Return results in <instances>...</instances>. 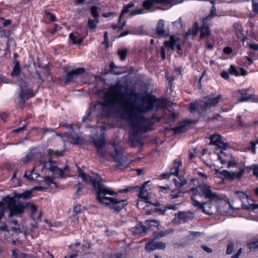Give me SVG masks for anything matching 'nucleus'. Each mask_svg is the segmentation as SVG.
<instances>
[{"instance_id": "29", "label": "nucleus", "mask_w": 258, "mask_h": 258, "mask_svg": "<svg viewBox=\"0 0 258 258\" xmlns=\"http://www.w3.org/2000/svg\"><path fill=\"white\" fill-rule=\"evenodd\" d=\"M191 122V120L187 119L182 122L179 126L173 127L172 130L175 133H182L186 131L185 127L186 125L189 124Z\"/></svg>"}, {"instance_id": "9", "label": "nucleus", "mask_w": 258, "mask_h": 258, "mask_svg": "<svg viewBox=\"0 0 258 258\" xmlns=\"http://www.w3.org/2000/svg\"><path fill=\"white\" fill-rule=\"evenodd\" d=\"M156 4L165 5V2L164 0H145L142 2V6L144 11L148 13H152L158 10L165 11L170 9L169 7L164 9L161 7L155 6L154 5Z\"/></svg>"}, {"instance_id": "37", "label": "nucleus", "mask_w": 258, "mask_h": 258, "mask_svg": "<svg viewBox=\"0 0 258 258\" xmlns=\"http://www.w3.org/2000/svg\"><path fill=\"white\" fill-rule=\"evenodd\" d=\"M128 50L126 48L119 49L117 51V54L121 61H124L126 59Z\"/></svg>"}, {"instance_id": "12", "label": "nucleus", "mask_w": 258, "mask_h": 258, "mask_svg": "<svg viewBox=\"0 0 258 258\" xmlns=\"http://www.w3.org/2000/svg\"><path fill=\"white\" fill-rule=\"evenodd\" d=\"M199 187L201 192V197H204L205 199L210 201H214L218 199V196L216 192L212 191L210 185L203 183L201 184Z\"/></svg>"}, {"instance_id": "2", "label": "nucleus", "mask_w": 258, "mask_h": 258, "mask_svg": "<svg viewBox=\"0 0 258 258\" xmlns=\"http://www.w3.org/2000/svg\"><path fill=\"white\" fill-rule=\"evenodd\" d=\"M129 109H132L133 110H135L134 108H132L130 105L123 106L121 108V114L123 118L129 123L135 132L139 133L142 132L147 133L153 129L154 123L152 122H149L146 124L141 126L137 123L149 121L154 118V115L152 117L148 118L141 114L129 112Z\"/></svg>"}, {"instance_id": "63", "label": "nucleus", "mask_w": 258, "mask_h": 258, "mask_svg": "<svg viewBox=\"0 0 258 258\" xmlns=\"http://www.w3.org/2000/svg\"><path fill=\"white\" fill-rule=\"evenodd\" d=\"M252 11L256 14H258V3L257 2H253L252 4Z\"/></svg>"}, {"instance_id": "57", "label": "nucleus", "mask_w": 258, "mask_h": 258, "mask_svg": "<svg viewBox=\"0 0 258 258\" xmlns=\"http://www.w3.org/2000/svg\"><path fill=\"white\" fill-rule=\"evenodd\" d=\"M104 41L102 43V44H104L105 45V48H109V39H108V33L107 32H105L104 33Z\"/></svg>"}, {"instance_id": "59", "label": "nucleus", "mask_w": 258, "mask_h": 258, "mask_svg": "<svg viewBox=\"0 0 258 258\" xmlns=\"http://www.w3.org/2000/svg\"><path fill=\"white\" fill-rule=\"evenodd\" d=\"M166 78L168 81V86H167V89H171L172 86H173V81L174 80V78L173 77H172V76H170V77H168V76H166Z\"/></svg>"}, {"instance_id": "54", "label": "nucleus", "mask_w": 258, "mask_h": 258, "mask_svg": "<svg viewBox=\"0 0 258 258\" xmlns=\"http://www.w3.org/2000/svg\"><path fill=\"white\" fill-rule=\"evenodd\" d=\"M258 209V204H250L248 203L247 205H245V210H256Z\"/></svg>"}, {"instance_id": "32", "label": "nucleus", "mask_w": 258, "mask_h": 258, "mask_svg": "<svg viewBox=\"0 0 258 258\" xmlns=\"http://www.w3.org/2000/svg\"><path fill=\"white\" fill-rule=\"evenodd\" d=\"M181 165V161L174 160L173 166L171 168L170 172V175H173L176 176H178L179 174V168Z\"/></svg>"}, {"instance_id": "27", "label": "nucleus", "mask_w": 258, "mask_h": 258, "mask_svg": "<svg viewBox=\"0 0 258 258\" xmlns=\"http://www.w3.org/2000/svg\"><path fill=\"white\" fill-rule=\"evenodd\" d=\"M223 150L221 151L220 153L217 154L218 159L222 164L225 165L228 162V159L233 158V156L230 152H226Z\"/></svg>"}, {"instance_id": "21", "label": "nucleus", "mask_w": 258, "mask_h": 258, "mask_svg": "<svg viewBox=\"0 0 258 258\" xmlns=\"http://www.w3.org/2000/svg\"><path fill=\"white\" fill-rule=\"evenodd\" d=\"M165 21L160 19L157 24L156 32L157 35L160 37H167L169 35V31H166L164 29Z\"/></svg>"}, {"instance_id": "41", "label": "nucleus", "mask_w": 258, "mask_h": 258, "mask_svg": "<svg viewBox=\"0 0 258 258\" xmlns=\"http://www.w3.org/2000/svg\"><path fill=\"white\" fill-rule=\"evenodd\" d=\"M169 232L168 231H161L159 232H154L153 236L154 239H159L168 234Z\"/></svg>"}, {"instance_id": "14", "label": "nucleus", "mask_w": 258, "mask_h": 258, "mask_svg": "<svg viewBox=\"0 0 258 258\" xmlns=\"http://www.w3.org/2000/svg\"><path fill=\"white\" fill-rule=\"evenodd\" d=\"M145 223L148 226L144 225L142 223H140L134 228H133L132 232L134 235L142 234L146 232L147 229L151 226L153 225L152 224H157V226L159 225V221L155 220H147L145 221Z\"/></svg>"}, {"instance_id": "35", "label": "nucleus", "mask_w": 258, "mask_h": 258, "mask_svg": "<svg viewBox=\"0 0 258 258\" xmlns=\"http://www.w3.org/2000/svg\"><path fill=\"white\" fill-rule=\"evenodd\" d=\"M75 187L77 188V190L74 195V199L75 200L79 199L80 197L83 195V185L81 182H79L75 185Z\"/></svg>"}, {"instance_id": "40", "label": "nucleus", "mask_w": 258, "mask_h": 258, "mask_svg": "<svg viewBox=\"0 0 258 258\" xmlns=\"http://www.w3.org/2000/svg\"><path fill=\"white\" fill-rule=\"evenodd\" d=\"M246 168L249 172L252 171L253 175L258 177V165L253 164L247 166Z\"/></svg>"}, {"instance_id": "36", "label": "nucleus", "mask_w": 258, "mask_h": 258, "mask_svg": "<svg viewBox=\"0 0 258 258\" xmlns=\"http://www.w3.org/2000/svg\"><path fill=\"white\" fill-rule=\"evenodd\" d=\"M211 34L210 28L202 26L200 29V37L201 39H203L204 38L210 36Z\"/></svg>"}, {"instance_id": "62", "label": "nucleus", "mask_w": 258, "mask_h": 258, "mask_svg": "<svg viewBox=\"0 0 258 258\" xmlns=\"http://www.w3.org/2000/svg\"><path fill=\"white\" fill-rule=\"evenodd\" d=\"M223 51L225 54L230 55L233 52V49L231 47L227 46L223 48Z\"/></svg>"}, {"instance_id": "60", "label": "nucleus", "mask_w": 258, "mask_h": 258, "mask_svg": "<svg viewBox=\"0 0 258 258\" xmlns=\"http://www.w3.org/2000/svg\"><path fill=\"white\" fill-rule=\"evenodd\" d=\"M209 15L212 18L216 16V8L215 6H212L211 7Z\"/></svg>"}, {"instance_id": "53", "label": "nucleus", "mask_w": 258, "mask_h": 258, "mask_svg": "<svg viewBox=\"0 0 258 258\" xmlns=\"http://www.w3.org/2000/svg\"><path fill=\"white\" fill-rule=\"evenodd\" d=\"M227 167L229 169L232 167H237V163L234 160L233 157L230 159H229L228 162H227Z\"/></svg>"}, {"instance_id": "64", "label": "nucleus", "mask_w": 258, "mask_h": 258, "mask_svg": "<svg viewBox=\"0 0 258 258\" xmlns=\"http://www.w3.org/2000/svg\"><path fill=\"white\" fill-rule=\"evenodd\" d=\"M82 247L83 250H86L87 249H89L91 247L90 243L88 241H86L84 243L82 244Z\"/></svg>"}, {"instance_id": "4", "label": "nucleus", "mask_w": 258, "mask_h": 258, "mask_svg": "<svg viewBox=\"0 0 258 258\" xmlns=\"http://www.w3.org/2000/svg\"><path fill=\"white\" fill-rule=\"evenodd\" d=\"M140 100L142 102V104L134 107L130 106L132 108H134L135 110H133L132 109H129V112L140 114L152 111L154 110L155 104L158 101V99H157L156 96L151 95L147 99L145 97H142Z\"/></svg>"}, {"instance_id": "38", "label": "nucleus", "mask_w": 258, "mask_h": 258, "mask_svg": "<svg viewBox=\"0 0 258 258\" xmlns=\"http://www.w3.org/2000/svg\"><path fill=\"white\" fill-rule=\"evenodd\" d=\"M69 38L72 41L73 44L80 45L83 41L84 37H79L76 39V36H75L73 33H71L69 34Z\"/></svg>"}, {"instance_id": "50", "label": "nucleus", "mask_w": 258, "mask_h": 258, "mask_svg": "<svg viewBox=\"0 0 258 258\" xmlns=\"http://www.w3.org/2000/svg\"><path fill=\"white\" fill-rule=\"evenodd\" d=\"M164 47H166V48H171L172 50H174V45H175V41H173V42H170V41H165L164 42Z\"/></svg>"}, {"instance_id": "42", "label": "nucleus", "mask_w": 258, "mask_h": 258, "mask_svg": "<svg viewBox=\"0 0 258 258\" xmlns=\"http://www.w3.org/2000/svg\"><path fill=\"white\" fill-rule=\"evenodd\" d=\"M99 20L94 19L92 20L91 19H88V27L90 29H94L97 27V24L99 23Z\"/></svg>"}, {"instance_id": "23", "label": "nucleus", "mask_w": 258, "mask_h": 258, "mask_svg": "<svg viewBox=\"0 0 258 258\" xmlns=\"http://www.w3.org/2000/svg\"><path fill=\"white\" fill-rule=\"evenodd\" d=\"M76 167L78 171L79 176L81 177L82 179V180L85 182L89 184H91L92 186L93 187L94 181H95V182H99V181L97 180L96 178H93L91 176L87 175L86 173L84 172L80 168V167L78 165H76Z\"/></svg>"}, {"instance_id": "45", "label": "nucleus", "mask_w": 258, "mask_h": 258, "mask_svg": "<svg viewBox=\"0 0 258 258\" xmlns=\"http://www.w3.org/2000/svg\"><path fill=\"white\" fill-rule=\"evenodd\" d=\"M204 233L201 232L197 231H188V236L192 237V239H196L197 237H201L203 235Z\"/></svg>"}, {"instance_id": "30", "label": "nucleus", "mask_w": 258, "mask_h": 258, "mask_svg": "<svg viewBox=\"0 0 258 258\" xmlns=\"http://www.w3.org/2000/svg\"><path fill=\"white\" fill-rule=\"evenodd\" d=\"M38 156H40L41 153L39 152L32 153L30 152L27 154L22 159V162L24 163H27L31 161L36 160V157Z\"/></svg>"}, {"instance_id": "61", "label": "nucleus", "mask_w": 258, "mask_h": 258, "mask_svg": "<svg viewBox=\"0 0 258 258\" xmlns=\"http://www.w3.org/2000/svg\"><path fill=\"white\" fill-rule=\"evenodd\" d=\"M229 74L228 72L223 71L221 72L220 75L222 78L227 80L229 79Z\"/></svg>"}, {"instance_id": "19", "label": "nucleus", "mask_w": 258, "mask_h": 258, "mask_svg": "<svg viewBox=\"0 0 258 258\" xmlns=\"http://www.w3.org/2000/svg\"><path fill=\"white\" fill-rule=\"evenodd\" d=\"M135 5V3L133 2H130L126 5L123 6V9L121 11V14L118 18V25L114 24V30L118 28L119 30L122 29L123 27L125 25V22L124 21H121V17L123 15L129 12V9L133 7Z\"/></svg>"}, {"instance_id": "13", "label": "nucleus", "mask_w": 258, "mask_h": 258, "mask_svg": "<svg viewBox=\"0 0 258 258\" xmlns=\"http://www.w3.org/2000/svg\"><path fill=\"white\" fill-rule=\"evenodd\" d=\"M250 88H244L237 90L235 92V94L241 95L239 99V102H245L251 101L252 102H255L257 101V97L256 96L253 94H248Z\"/></svg>"}, {"instance_id": "15", "label": "nucleus", "mask_w": 258, "mask_h": 258, "mask_svg": "<svg viewBox=\"0 0 258 258\" xmlns=\"http://www.w3.org/2000/svg\"><path fill=\"white\" fill-rule=\"evenodd\" d=\"M238 170L235 171L223 170L220 171V174L230 180L240 179L244 172V169L241 167L237 168Z\"/></svg>"}, {"instance_id": "25", "label": "nucleus", "mask_w": 258, "mask_h": 258, "mask_svg": "<svg viewBox=\"0 0 258 258\" xmlns=\"http://www.w3.org/2000/svg\"><path fill=\"white\" fill-rule=\"evenodd\" d=\"M229 73L231 75L238 77L239 76H245L246 75L247 73L246 70L243 68H240L239 71L234 65H230L228 69Z\"/></svg>"}, {"instance_id": "18", "label": "nucleus", "mask_w": 258, "mask_h": 258, "mask_svg": "<svg viewBox=\"0 0 258 258\" xmlns=\"http://www.w3.org/2000/svg\"><path fill=\"white\" fill-rule=\"evenodd\" d=\"M222 136L220 135L214 134L210 136V144L215 145L218 148L222 150H226L227 147V144L222 141Z\"/></svg>"}, {"instance_id": "5", "label": "nucleus", "mask_w": 258, "mask_h": 258, "mask_svg": "<svg viewBox=\"0 0 258 258\" xmlns=\"http://www.w3.org/2000/svg\"><path fill=\"white\" fill-rule=\"evenodd\" d=\"M16 198L9 195V198L8 199V205L9 206V217H13L14 216L21 215L24 212L25 207L21 203H17Z\"/></svg>"}, {"instance_id": "58", "label": "nucleus", "mask_w": 258, "mask_h": 258, "mask_svg": "<svg viewBox=\"0 0 258 258\" xmlns=\"http://www.w3.org/2000/svg\"><path fill=\"white\" fill-rule=\"evenodd\" d=\"M178 218L180 220H185L188 218V215L184 212H179L178 213Z\"/></svg>"}, {"instance_id": "24", "label": "nucleus", "mask_w": 258, "mask_h": 258, "mask_svg": "<svg viewBox=\"0 0 258 258\" xmlns=\"http://www.w3.org/2000/svg\"><path fill=\"white\" fill-rule=\"evenodd\" d=\"M19 95H21L22 97H23V98L26 100H28V99L34 97L35 94L34 93L33 90L25 87H22L21 88Z\"/></svg>"}, {"instance_id": "22", "label": "nucleus", "mask_w": 258, "mask_h": 258, "mask_svg": "<svg viewBox=\"0 0 258 258\" xmlns=\"http://www.w3.org/2000/svg\"><path fill=\"white\" fill-rule=\"evenodd\" d=\"M234 194L235 198L238 199L241 201L242 207L243 209H245V205H247L250 200L247 192L243 191L235 190Z\"/></svg>"}, {"instance_id": "26", "label": "nucleus", "mask_w": 258, "mask_h": 258, "mask_svg": "<svg viewBox=\"0 0 258 258\" xmlns=\"http://www.w3.org/2000/svg\"><path fill=\"white\" fill-rule=\"evenodd\" d=\"M127 204L126 199L119 200L114 197V211L119 212Z\"/></svg>"}, {"instance_id": "34", "label": "nucleus", "mask_w": 258, "mask_h": 258, "mask_svg": "<svg viewBox=\"0 0 258 258\" xmlns=\"http://www.w3.org/2000/svg\"><path fill=\"white\" fill-rule=\"evenodd\" d=\"M20 63L19 61L15 62V66L11 73V76L13 78H16L19 76L21 73Z\"/></svg>"}, {"instance_id": "52", "label": "nucleus", "mask_w": 258, "mask_h": 258, "mask_svg": "<svg viewBox=\"0 0 258 258\" xmlns=\"http://www.w3.org/2000/svg\"><path fill=\"white\" fill-rule=\"evenodd\" d=\"M65 136L68 139H70L72 140L74 142L75 144H78L80 143L79 138H78V137H74L72 135V133H67L65 134Z\"/></svg>"}, {"instance_id": "33", "label": "nucleus", "mask_w": 258, "mask_h": 258, "mask_svg": "<svg viewBox=\"0 0 258 258\" xmlns=\"http://www.w3.org/2000/svg\"><path fill=\"white\" fill-rule=\"evenodd\" d=\"M43 19L46 23L54 22L57 21L55 16L47 11H44Z\"/></svg>"}, {"instance_id": "11", "label": "nucleus", "mask_w": 258, "mask_h": 258, "mask_svg": "<svg viewBox=\"0 0 258 258\" xmlns=\"http://www.w3.org/2000/svg\"><path fill=\"white\" fill-rule=\"evenodd\" d=\"M201 184L198 185L196 187H192L191 191L193 194L192 196H190V199L192 202V205L194 207H197L199 209L201 210L203 213L208 214L206 212L205 209V205L208 204V202H205L203 203L199 202L196 199V196H199L201 197V189L200 186Z\"/></svg>"}, {"instance_id": "43", "label": "nucleus", "mask_w": 258, "mask_h": 258, "mask_svg": "<svg viewBox=\"0 0 258 258\" xmlns=\"http://www.w3.org/2000/svg\"><path fill=\"white\" fill-rule=\"evenodd\" d=\"M85 208L84 206H82L80 204H77L74 206L73 212L76 215H78L84 212Z\"/></svg>"}, {"instance_id": "31", "label": "nucleus", "mask_w": 258, "mask_h": 258, "mask_svg": "<svg viewBox=\"0 0 258 258\" xmlns=\"http://www.w3.org/2000/svg\"><path fill=\"white\" fill-rule=\"evenodd\" d=\"M26 100L21 95H18V98L15 99L16 108L23 110L25 106Z\"/></svg>"}, {"instance_id": "17", "label": "nucleus", "mask_w": 258, "mask_h": 258, "mask_svg": "<svg viewBox=\"0 0 258 258\" xmlns=\"http://www.w3.org/2000/svg\"><path fill=\"white\" fill-rule=\"evenodd\" d=\"M152 238L149 242L145 244V248L147 251L151 252L156 249H164L166 247V243L162 241L155 242Z\"/></svg>"}, {"instance_id": "46", "label": "nucleus", "mask_w": 258, "mask_h": 258, "mask_svg": "<svg viewBox=\"0 0 258 258\" xmlns=\"http://www.w3.org/2000/svg\"><path fill=\"white\" fill-rule=\"evenodd\" d=\"M145 191H146V190H145V187L143 186L140 190L139 193V198L142 200H147L149 199L148 196L145 195Z\"/></svg>"}, {"instance_id": "44", "label": "nucleus", "mask_w": 258, "mask_h": 258, "mask_svg": "<svg viewBox=\"0 0 258 258\" xmlns=\"http://www.w3.org/2000/svg\"><path fill=\"white\" fill-rule=\"evenodd\" d=\"M91 14L96 19H98L99 15L98 12V8L95 6H92L90 7Z\"/></svg>"}, {"instance_id": "1", "label": "nucleus", "mask_w": 258, "mask_h": 258, "mask_svg": "<svg viewBox=\"0 0 258 258\" xmlns=\"http://www.w3.org/2000/svg\"><path fill=\"white\" fill-rule=\"evenodd\" d=\"M113 116V84L103 92L102 101L92 102L88 113L82 119V123H88L94 117L103 119Z\"/></svg>"}, {"instance_id": "51", "label": "nucleus", "mask_w": 258, "mask_h": 258, "mask_svg": "<svg viewBox=\"0 0 258 258\" xmlns=\"http://www.w3.org/2000/svg\"><path fill=\"white\" fill-rule=\"evenodd\" d=\"M172 25L177 28H182L183 26V23L181 17H179L176 21L172 22Z\"/></svg>"}, {"instance_id": "28", "label": "nucleus", "mask_w": 258, "mask_h": 258, "mask_svg": "<svg viewBox=\"0 0 258 258\" xmlns=\"http://www.w3.org/2000/svg\"><path fill=\"white\" fill-rule=\"evenodd\" d=\"M33 197V189L28 190L22 193H15L12 197L16 198L17 200L19 199L29 200Z\"/></svg>"}, {"instance_id": "39", "label": "nucleus", "mask_w": 258, "mask_h": 258, "mask_svg": "<svg viewBox=\"0 0 258 258\" xmlns=\"http://www.w3.org/2000/svg\"><path fill=\"white\" fill-rule=\"evenodd\" d=\"M165 5L169 6V8L173 6L183 3L185 0H164Z\"/></svg>"}, {"instance_id": "16", "label": "nucleus", "mask_w": 258, "mask_h": 258, "mask_svg": "<svg viewBox=\"0 0 258 258\" xmlns=\"http://www.w3.org/2000/svg\"><path fill=\"white\" fill-rule=\"evenodd\" d=\"M221 99V96L218 95L215 97L210 96L204 97L201 101L202 105L205 109H210L215 107Z\"/></svg>"}, {"instance_id": "6", "label": "nucleus", "mask_w": 258, "mask_h": 258, "mask_svg": "<svg viewBox=\"0 0 258 258\" xmlns=\"http://www.w3.org/2000/svg\"><path fill=\"white\" fill-rule=\"evenodd\" d=\"M130 162L126 156L123 155L121 151H118L115 147L114 142V169L115 168L123 169L130 166Z\"/></svg>"}, {"instance_id": "55", "label": "nucleus", "mask_w": 258, "mask_h": 258, "mask_svg": "<svg viewBox=\"0 0 258 258\" xmlns=\"http://www.w3.org/2000/svg\"><path fill=\"white\" fill-rule=\"evenodd\" d=\"M247 246L250 249L257 248L258 240L257 241H253L248 243Z\"/></svg>"}, {"instance_id": "7", "label": "nucleus", "mask_w": 258, "mask_h": 258, "mask_svg": "<svg viewBox=\"0 0 258 258\" xmlns=\"http://www.w3.org/2000/svg\"><path fill=\"white\" fill-rule=\"evenodd\" d=\"M92 142L96 149L97 156L99 158H104L107 153L105 147L106 143L104 136L100 135L97 138H94Z\"/></svg>"}, {"instance_id": "49", "label": "nucleus", "mask_w": 258, "mask_h": 258, "mask_svg": "<svg viewBox=\"0 0 258 258\" xmlns=\"http://www.w3.org/2000/svg\"><path fill=\"white\" fill-rule=\"evenodd\" d=\"M144 13V10L143 8H139L131 12L130 14V16L133 17L138 15H140Z\"/></svg>"}, {"instance_id": "20", "label": "nucleus", "mask_w": 258, "mask_h": 258, "mask_svg": "<svg viewBox=\"0 0 258 258\" xmlns=\"http://www.w3.org/2000/svg\"><path fill=\"white\" fill-rule=\"evenodd\" d=\"M140 94L139 93L136 92L134 89H130L128 92L126 93L125 94L123 95V97L124 99L129 101L133 105L134 107V106H137L136 105V101L137 99L140 100L141 97L140 98Z\"/></svg>"}, {"instance_id": "48", "label": "nucleus", "mask_w": 258, "mask_h": 258, "mask_svg": "<svg viewBox=\"0 0 258 258\" xmlns=\"http://www.w3.org/2000/svg\"><path fill=\"white\" fill-rule=\"evenodd\" d=\"M213 18L208 15L203 19V24L202 26L206 27H209L210 23Z\"/></svg>"}, {"instance_id": "47", "label": "nucleus", "mask_w": 258, "mask_h": 258, "mask_svg": "<svg viewBox=\"0 0 258 258\" xmlns=\"http://www.w3.org/2000/svg\"><path fill=\"white\" fill-rule=\"evenodd\" d=\"M234 248V244L233 242H229L226 246V253L230 254L232 253Z\"/></svg>"}, {"instance_id": "3", "label": "nucleus", "mask_w": 258, "mask_h": 258, "mask_svg": "<svg viewBox=\"0 0 258 258\" xmlns=\"http://www.w3.org/2000/svg\"><path fill=\"white\" fill-rule=\"evenodd\" d=\"M93 188L96 192V199L98 203L109 207L110 209L113 208V198L107 197V195L113 196V190L105 187L100 182H93Z\"/></svg>"}, {"instance_id": "8", "label": "nucleus", "mask_w": 258, "mask_h": 258, "mask_svg": "<svg viewBox=\"0 0 258 258\" xmlns=\"http://www.w3.org/2000/svg\"><path fill=\"white\" fill-rule=\"evenodd\" d=\"M66 76H62L59 78L60 81H63L65 85H68L70 83H75L78 75L84 74L85 69L84 68H78L70 71L65 70Z\"/></svg>"}, {"instance_id": "10", "label": "nucleus", "mask_w": 258, "mask_h": 258, "mask_svg": "<svg viewBox=\"0 0 258 258\" xmlns=\"http://www.w3.org/2000/svg\"><path fill=\"white\" fill-rule=\"evenodd\" d=\"M56 162L52 159H49L48 162L42 163V170H47L51 172L53 175H58V177L65 178L63 170L55 165Z\"/></svg>"}, {"instance_id": "56", "label": "nucleus", "mask_w": 258, "mask_h": 258, "mask_svg": "<svg viewBox=\"0 0 258 258\" xmlns=\"http://www.w3.org/2000/svg\"><path fill=\"white\" fill-rule=\"evenodd\" d=\"M237 124L238 126L243 127H248L247 123H244L242 120L241 116H238L236 118Z\"/></svg>"}]
</instances>
